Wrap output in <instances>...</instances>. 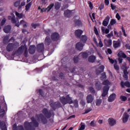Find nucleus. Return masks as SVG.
Masks as SVG:
<instances>
[{
	"instance_id": "a878e982",
	"label": "nucleus",
	"mask_w": 130,
	"mask_h": 130,
	"mask_svg": "<svg viewBox=\"0 0 130 130\" xmlns=\"http://www.w3.org/2000/svg\"><path fill=\"white\" fill-rule=\"evenodd\" d=\"M96 59V57L95 56H90L88 58V61L89 62H94Z\"/></svg>"
},
{
	"instance_id": "5701e85b",
	"label": "nucleus",
	"mask_w": 130,
	"mask_h": 130,
	"mask_svg": "<svg viewBox=\"0 0 130 130\" xmlns=\"http://www.w3.org/2000/svg\"><path fill=\"white\" fill-rule=\"evenodd\" d=\"M37 120L38 121H40V120H42V121L43 122H44V120H45V118L44 117V116H43V115L42 114H40L38 117Z\"/></svg>"
},
{
	"instance_id": "f3484780",
	"label": "nucleus",
	"mask_w": 130,
	"mask_h": 130,
	"mask_svg": "<svg viewBox=\"0 0 130 130\" xmlns=\"http://www.w3.org/2000/svg\"><path fill=\"white\" fill-rule=\"evenodd\" d=\"M36 49V47H35V46H30L29 47V53H30V54H33L34 53H35Z\"/></svg>"
},
{
	"instance_id": "338daca9",
	"label": "nucleus",
	"mask_w": 130,
	"mask_h": 130,
	"mask_svg": "<svg viewBox=\"0 0 130 130\" xmlns=\"http://www.w3.org/2000/svg\"><path fill=\"white\" fill-rule=\"evenodd\" d=\"M94 30L95 34H96V35H98L99 33H98V30H97V28L94 27Z\"/></svg>"
},
{
	"instance_id": "473e14b6",
	"label": "nucleus",
	"mask_w": 130,
	"mask_h": 130,
	"mask_svg": "<svg viewBox=\"0 0 130 130\" xmlns=\"http://www.w3.org/2000/svg\"><path fill=\"white\" fill-rule=\"evenodd\" d=\"M60 8V4H59V3H55V9L56 10H59V9Z\"/></svg>"
},
{
	"instance_id": "603ef678",
	"label": "nucleus",
	"mask_w": 130,
	"mask_h": 130,
	"mask_svg": "<svg viewBox=\"0 0 130 130\" xmlns=\"http://www.w3.org/2000/svg\"><path fill=\"white\" fill-rule=\"evenodd\" d=\"M80 104L82 106H85V105H86V103L84 102V100H82L80 101Z\"/></svg>"
},
{
	"instance_id": "4468645a",
	"label": "nucleus",
	"mask_w": 130,
	"mask_h": 130,
	"mask_svg": "<svg viewBox=\"0 0 130 130\" xmlns=\"http://www.w3.org/2000/svg\"><path fill=\"white\" fill-rule=\"evenodd\" d=\"M108 121L109 124L111 125V126H113V125L116 124V121L113 118H109Z\"/></svg>"
},
{
	"instance_id": "e433bc0d",
	"label": "nucleus",
	"mask_w": 130,
	"mask_h": 130,
	"mask_svg": "<svg viewBox=\"0 0 130 130\" xmlns=\"http://www.w3.org/2000/svg\"><path fill=\"white\" fill-rule=\"evenodd\" d=\"M75 24L77 26H81V25H82V22L79 20H77L75 21Z\"/></svg>"
},
{
	"instance_id": "3c124183",
	"label": "nucleus",
	"mask_w": 130,
	"mask_h": 130,
	"mask_svg": "<svg viewBox=\"0 0 130 130\" xmlns=\"http://www.w3.org/2000/svg\"><path fill=\"white\" fill-rule=\"evenodd\" d=\"M19 6H20V2L19 1H17L14 4V7H19Z\"/></svg>"
},
{
	"instance_id": "9b49d317",
	"label": "nucleus",
	"mask_w": 130,
	"mask_h": 130,
	"mask_svg": "<svg viewBox=\"0 0 130 130\" xmlns=\"http://www.w3.org/2000/svg\"><path fill=\"white\" fill-rule=\"evenodd\" d=\"M38 51L39 52H42L44 50V45L43 44H40L37 46Z\"/></svg>"
},
{
	"instance_id": "bf43d9fd",
	"label": "nucleus",
	"mask_w": 130,
	"mask_h": 130,
	"mask_svg": "<svg viewBox=\"0 0 130 130\" xmlns=\"http://www.w3.org/2000/svg\"><path fill=\"white\" fill-rule=\"evenodd\" d=\"M116 18L118 19V20H120V16H119V14L118 13H117L116 15Z\"/></svg>"
},
{
	"instance_id": "09e8293b",
	"label": "nucleus",
	"mask_w": 130,
	"mask_h": 130,
	"mask_svg": "<svg viewBox=\"0 0 130 130\" xmlns=\"http://www.w3.org/2000/svg\"><path fill=\"white\" fill-rule=\"evenodd\" d=\"M90 111H92V108H87V109L85 110V113H89V112H90Z\"/></svg>"
},
{
	"instance_id": "c756f323",
	"label": "nucleus",
	"mask_w": 130,
	"mask_h": 130,
	"mask_svg": "<svg viewBox=\"0 0 130 130\" xmlns=\"http://www.w3.org/2000/svg\"><path fill=\"white\" fill-rule=\"evenodd\" d=\"M53 7H54V4L52 3L51 5H50L47 8V13H48V12H49L50 11V10H51V9H52L53 8Z\"/></svg>"
},
{
	"instance_id": "4be33fe9",
	"label": "nucleus",
	"mask_w": 130,
	"mask_h": 130,
	"mask_svg": "<svg viewBox=\"0 0 130 130\" xmlns=\"http://www.w3.org/2000/svg\"><path fill=\"white\" fill-rule=\"evenodd\" d=\"M118 56H119V57H122L123 58H126V55L121 51L119 52V53H118Z\"/></svg>"
},
{
	"instance_id": "c9c22d12",
	"label": "nucleus",
	"mask_w": 130,
	"mask_h": 130,
	"mask_svg": "<svg viewBox=\"0 0 130 130\" xmlns=\"http://www.w3.org/2000/svg\"><path fill=\"white\" fill-rule=\"evenodd\" d=\"M2 130H7V126L5 124V122H2V126L1 127Z\"/></svg>"
},
{
	"instance_id": "f03ea898",
	"label": "nucleus",
	"mask_w": 130,
	"mask_h": 130,
	"mask_svg": "<svg viewBox=\"0 0 130 130\" xmlns=\"http://www.w3.org/2000/svg\"><path fill=\"white\" fill-rule=\"evenodd\" d=\"M108 91H109V87L108 86H105L103 89V93L102 96L105 97L107 94H108Z\"/></svg>"
},
{
	"instance_id": "393cba45",
	"label": "nucleus",
	"mask_w": 130,
	"mask_h": 130,
	"mask_svg": "<svg viewBox=\"0 0 130 130\" xmlns=\"http://www.w3.org/2000/svg\"><path fill=\"white\" fill-rule=\"evenodd\" d=\"M104 43L106 45H111L112 44V41L111 40H104Z\"/></svg>"
},
{
	"instance_id": "6ab92c4d",
	"label": "nucleus",
	"mask_w": 130,
	"mask_h": 130,
	"mask_svg": "<svg viewBox=\"0 0 130 130\" xmlns=\"http://www.w3.org/2000/svg\"><path fill=\"white\" fill-rule=\"evenodd\" d=\"M20 25H22L23 27H24V28H26V27H28V25L29 24L25 20H22L20 21Z\"/></svg>"
},
{
	"instance_id": "58836bf2",
	"label": "nucleus",
	"mask_w": 130,
	"mask_h": 130,
	"mask_svg": "<svg viewBox=\"0 0 130 130\" xmlns=\"http://www.w3.org/2000/svg\"><path fill=\"white\" fill-rule=\"evenodd\" d=\"M12 22H13V23H16L15 25L17 27H19V26H20V24L17 23V21H16V20L15 19V18H12Z\"/></svg>"
},
{
	"instance_id": "7c9ffc66",
	"label": "nucleus",
	"mask_w": 130,
	"mask_h": 130,
	"mask_svg": "<svg viewBox=\"0 0 130 130\" xmlns=\"http://www.w3.org/2000/svg\"><path fill=\"white\" fill-rule=\"evenodd\" d=\"M87 39H88V38H87V36L85 35L82 36L81 38V40L84 42H86L87 41Z\"/></svg>"
},
{
	"instance_id": "9d476101",
	"label": "nucleus",
	"mask_w": 130,
	"mask_h": 130,
	"mask_svg": "<svg viewBox=\"0 0 130 130\" xmlns=\"http://www.w3.org/2000/svg\"><path fill=\"white\" fill-rule=\"evenodd\" d=\"M75 34L77 38H80L81 37V35L83 34V30L81 29H77L75 30Z\"/></svg>"
},
{
	"instance_id": "ea45409f",
	"label": "nucleus",
	"mask_w": 130,
	"mask_h": 130,
	"mask_svg": "<svg viewBox=\"0 0 130 130\" xmlns=\"http://www.w3.org/2000/svg\"><path fill=\"white\" fill-rule=\"evenodd\" d=\"M31 3H28L27 5H26L25 6V10L26 11H28L30 7H31Z\"/></svg>"
},
{
	"instance_id": "b1692460",
	"label": "nucleus",
	"mask_w": 130,
	"mask_h": 130,
	"mask_svg": "<svg viewBox=\"0 0 130 130\" xmlns=\"http://www.w3.org/2000/svg\"><path fill=\"white\" fill-rule=\"evenodd\" d=\"M89 55V53H81L79 56H81L83 58H87Z\"/></svg>"
},
{
	"instance_id": "412c9836",
	"label": "nucleus",
	"mask_w": 130,
	"mask_h": 130,
	"mask_svg": "<svg viewBox=\"0 0 130 130\" xmlns=\"http://www.w3.org/2000/svg\"><path fill=\"white\" fill-rule=\"evenodd\" d=\"M11 26L8 25L4 27V31L5 33H9V32L11 31Z\"/></svg>"
},
{
	"instance_id": "5fc2aeb1",
	"label": "nucleus",
	"mask_w": 130,
	"mask_h": 130,
	"mask_svg": "<svg viewBox=\"0 0 130 130\" xmlns=\"http://www.w3.org/2000/svg\"><path fill=\"white\" fill-rule=\"evenodd\" d=\"M89 90L90 91L91 93H95V90H94V88L93 87H90Z\"/></svg>"
},
{
	"instance_id": "aec40b11",
	"label": "nucleus",
	"mask_w": 130,
	"mask_h": 130,
	"mask_svg": "<svg viewBox=\"0 0 130 130\" xmlns=\"http://www.w3.org/2000/svg\"><path fill=\"white\" fill-rule=\"evenodd\" d=\"M64 15L65 17H71L72 12L69 10H67L64 12Z\"/></svg>"
},
{
	"instance_id": "423d86ee",
	"label": "nucleus",
	"mask_w": 130,
	"mask_h": 130,
	"mask_svg": "<svg viewBox=\"0 0 130 130\" xmlns=\"http://www.w3.org/2000/svg\"><path fill=\"white\" fill-rule=\"evenodd\" d=\"M121 86L122 88H125L126 87L127 88H129L130 87V82L128 81H126V82H123L121 81Z\"/></svg>"
},
{
	"instance_id": "ddd939ff",
	"label": "nucleus",
	"mask_w": 130,
	"mask_h": 130,
	"mask_svg": "<svg viewBox=\"0 0 130 130\" xmlns=\"http://www.w3.org/2000/svg\"><path fill=\"white\" fill-rule=\"evenodd\" d=\"M84 46V44H82L81 42L78 43L76 45V48L78 50L81 51L83 49V47Z\"/></svg>"
},
{
	"instance_id": "79ce46f5",
	"label": "nucleus",
	"mask_w": 130,
	"mask_h": 130,
	"mask_svg": "<svg viewBox=\"0 0 130 130\" xmlns=\"http://www.w3.org/2000/svg\"><path fill=\"white\" fill-rule=\"evenodd\" d=\"M101 79V80H104V79H106V74H105V73H103L102 74Z\"/></svg>"
},
{
	"instance_id": "f8f14e48",
	"label": "nucleus",
	"mask_w": 130,
	"mask_h": 130,
	"mask_svg": "<svg viewBox=\"0 0 130 130\" xmlns=\"http://www.w3.org/2000/svg\"><path fill=\"white\" fill-rule=\"evenodd\" d=\"M113 46L114 48H118V47L120 46V41L119 40L117 41H114Z\"/></svg>"
},
{
	"instance_id": "69168bd1",
	"label": "nucleus",
	"mask_w": 130,
	"mask_h": 130,
	"mask_svg": "<svg viewBox=\"0 0 130 130\" xmlns=\"http://www.w3.org/2000/svg\"><path fill=\"white\" fill-rule=\"evenodd\" d=\"M85 129V125H81L80 128L79 130Z\"/></svg>"
},
{
	"instance_id": "680f3d73",
	"label": "nucleus",
	"mask_w": 130,
	"mask_h": 130,
	"mask_svg": "<svg viewBox=\"0 0 130 130\" xmlns=\"http://www.w3.org/2000/svg\"><path fill=\"white\" fill-rule=\"evenodd\" d=\"M75 107H78V101L75 100L74 102Z\"/></svg>"
},
{
	"instance_id": "f257e3e1",
	"label": "nucleus",
	"mask_w": 130,
	"mask_h": 130,
	"mask_svg": "<svg viewBox=\"0 0 130 130\" xmlns=\"http://www.w3.org/2000/svg\"><path fill=\"white\" fill-rule=\"evenodd\" d=\"M60 100L61 103H62V104H63L64 105H66V104H68V103H69V104H72V103H73V100L69 95H67L66 98H64V96L60 98Z\"/></svg>"
},
{
	"instance_id": "13d9d810",
	"label": "nucleus",
	"mask_w": 130,
	"mask_h": 130,
	"mask_svg": "<svg viewBox=\"0 0 130 130\" xmlns=\"http://www.w3.org/2000/svg\"><path fill=\"white\" fill-rule=\"evenodd\" d=\"M118 60L119 61V63H122V58H118Z\"/></svg>"
},
{
	"instance_id": "20e7f679",
	"label": "nucleus",
	"mask_w": 130,
	"mask_h": 130,
	"mask_svg": "<svg viewBox=\"0 0 130 130\" xmlns=\"http://www.w3.org/2000/svg\"><path fill=\"white\" fill-rule=\"evenodd\" d=\"M94 101V96L92 94H88L86 97L87 103H92Z\"/></svg>"
},
{
	"instance_id": "39448f33",
	"label": "nucleus",
	"mask_w": 130,
	"mask_h": 130,
	"mask_svg": "<svg viewBox=\"0 0 130 130\" xmlns=\"http://www.w3.org/2000/svg\"><path fill=\"white\" fill-rule=\"evenodd\" d=\"M110 20V17L107 16L105 19L103 21V25L105 27H107L108 24L109 23V20Z\"/></svg>"
},
{
	"instance_id": "8fccbe9b",
	"label": "nucleus",
	"mask_w": 130,
	"mask_h": 130,
	"mask_svg": "<svg viewBox=\"0 0 130 130\" xmlns=\"http://www.w3.org/2000/svg\"><path fill=\"white\" fill-rule=\"evenodd\" d=\"M111 9L113 11L115 10V9H116V6L113 5V4H111Z\"/></svg>"
},
{
	"instance_id": "c85d7f7f",
	"label": "nucleus",
	"mask_w": 130,
	"mask_h": 130,
	"mask_svg": "<svg viewBox=\"0 0 130 130\" xmlns=\"http://www.w3.org/2000/svg\"><path fill=\"white\" fill-rule=\"evenodd\" d=\"M101 103H102V100L99 99L95 100V104L96 106H100Z\"/></svg>"
},
{
	"instance_id": "a211bd4d",
	"label": "nucleus",
	"mask_w": 130,
	"mask_h": 130,
	"mask_svg": "<svg viewBox=\"0 0 130 130\" xmlns=\"http://www.w3.org/2000/svg\"><path fill=\"white\" fill-rule=\"evenodd\" d=\"M14 47V44H9L7 47V50L8 51H12Z\"/></svg>"
},
{
	"instance_id": "cd10ccee",
	"label": "nucleus",
	"mask_w": 130,
	"mask_h": 130,
	"mask_svg": "<svg viewBox=\"0 0 130 130\" xmlns=\"http://www.w3.org/2000/svg\"><path fill=\"white\" fill-rule=\"evenodd\" d=\"M15 15L17 18V19H22L23 17H24V15L22 13H19L17 12H15Z\"/></svg>"
},
{
	"instance_id": "6e6d98bb",
	"label": "nucleus",
	"mask_w": 130,
	"mask_h": 130,
	"mask_svg": "<svg viewBox=\"0 0 130 130\" xmlns=\"http://www.w3.org/2000/svg\"><path fill=\"white\" fill-rule=\"evenodd\" d=\"M74 60L75 62H77L78 60H79V58H78V56H76L74 58Z\"/></svg>"
},
{
	"instance_id": "2eb2a0df",
	"label": "nucleus",
	"mask_w": 130,
	"mask_h": 130,
	"mask_svg": "<svg viewBox=\"0 0 130 130\" xmlns=\"http://www.w3.org/2000/svg\"><path fill=\"white\" fill-rule=\"evenodd\" d=\"M129 117V115L127 114V113H125L123 116V122L125 123L127 121L128 118Z\"/></svg>"
},
{
	"instance_id": "864d4df0",
	"label": "nucleus",
	"mask_w": 130,
	"mask_h": 130,
	"mask_svg": "<svg viewBox=\"0 0 130 130\" xmlns=\"http://www.w3.org/2000/svg\"><path fill=\"white\" fill-rule=\"evenodd\" d=\"M41 13H43L44 12H47V8H42L41 9Z\"/></svg>"
},
{
	"instance_id": "dca6fc26",
	"label": "nucleus",
	"mask_w": 130,
	"mask_h": 130,
	"mask_svg": "<svg viewBox=\"0 0 130 130\" xmlns=\"http://www.w3.org/2000/svg\"><path fill=\"white\" fill-rule=\"evenodd\" d=\"M115 24H116V20L113 19H111L110 24L108 26V28L109 29L111 28V26H113V25H115Z\"/></svg>"
},
{
	"instance_id": "de8ad7c7",
	"label": "nucleus",
	"mask_w": 130,
	"mask_h": 130,
	"mask_svg": "<svg viewBox=\"0 0 130 130\" xmlns=\"http://www.w3.org/2000/svg\"><path fill=\"white\" fill-rule=\"evenodd\" d=\"M112 36H113V31H111L109 34L107 35L108 38H110V37H112Z\"/></svg>"
},
{
	"instance_id": "7ed1b4c3",
	"label": "nucleus",
	"mask_w": 130,
	"mask_h": 130,
	"mask_svg": "<svg viewBox=\"0 0 130 130\" xmlns=\"http://www.w3.org/2000/svg\"><path fill=\"white\" fill-rule=\"evenodd\" d=\"M24 50L25 51V54H26L27 53V47H26V45L20 47L18 50V53H23Z\"/></svg>"
},
{
	"instance_id": "72a5a7b5",
	"label": "nucleus",
	"mask_w": 130,
	"mask_h": 130,
	"mask_svg": "<svg viewBox=\"0 0 130 130\" xmlns=\"http://www.w3.org/2000/svg\"><path fill=\"white\" fill-rule=\"evenodd\" d=\"M43 113H44V114H45V116L48 117V118H49V117H50V116L49 117L47 116V115L48 114V112H47V109H44L43 111Z\"/></svg>"
},
{
	"instance_id": "4c0bfd02",
	"label": "nucleus",
	"mask_w": 130,
	"mask_h": 130,
	"mask_svg": "<svg viewBox=\"0 0 130 130\" xmlns=\"http://www.w3.org/2000/svg\"><path fill=\"white\" fill-rule=\"evenodd\" d=\"M4 115H5V110L2 109L0 110V116H1V117H3Z\"/></svg>"
},
{
	"instance_id": "f704fd0d",
	"label": "nucleus",
	"mask_w": 130,
	"mask_h": 130,
	"mask_svg": "<svg viewBox=\"0 0 130 130\" xmlns=\"http://www.w3.org/2000/svg\"><path fill=\"white\" fill-rule=\"evenodd\" d=\"M50 42V39H49V37H47L46 39H45L46 44H47V45H49Z\"/></svg>"
},
{
	"instance_id": "0eeeda50",
	"label": "nucleus",
	"mask_w": 130,
	"mask_h": 130,
	"mask_svg": "<svg viewBox=\"0 0 130 130\" xmlns=\"http://www.w3.org/2000/svg\"><path fill=\"white\" fill-rule=\"evenodd\" d=\"M115 98H116V94L115 93H112L109 96L108 101L109 102H113L115 100Z\"/></svg>"
},
{
	"instance_id": "1a4fd4ad",
	"label": "nucleus",
	"mask_w": 130,
	"mask_h": 130,
	"mask_svg": "<svg viewBox=\"0 0 130 130\" xmlns=\"http://www.w3.org/2000/svg\"><path fill=\"white\" fill-rule=\"evenodd\" d=\"M51 38L52 40H54V41H56L58 40V38H59V35H58V34L56 32L53 33L51 35Z\"/></svg>"
},
{
	"instance_id": "c03bdc74",
	"label": "nucleus",
	"mask_w": 130,
	"mask_h": 130,
	"mask_svg": "<svg viewBox=\"0 0 130 130\" xmlns=\"http://www.w3.org/2000/svg\"><path fill=\"white\" fill-rule=\"evenodd\" d=\"M103 85H106L107 86V85H110V82L108 80H106L104 82H103Z\"/></svg>"
},
{
	"instance_id": "a19ab883",
	"label": "nucleus",
	"mask_w": 130,
	"mask_h": 130,
	"mask_svg": "<svg viewBox=\"0 0 130 130\" xmlns=\"http://www.w3.org/2000/svg\"><path fill=\"white\" fill-rule=\"evenodd\" d=\"M120 99L122 101H126L127 98L126 96L121 95L120 96Z\"/></svg>"
},
{
	"instance_id": "774afa93",
	"label": "nucleus",
	"mask_w": 130,
	"mask_h": 130,
	"mask_svg": "<svg viewBox=\"0 0 130 130\" xmlns=\"http://www.w3.org/2000/svg\"><path fill=\"white\" fill-rule=\"evenodd\" d=\"M104 33H105V34H108V33H109V29L108 28L106 29L105 30V32Z\"/></svg>"
},
{
	"instance_id": "a18cd8bd",
	"label": "nucleus",
	"mask_w": 130,
	"mask_h": 130,
	"mask_svg": "<svg viewBox=\"0 0 130 130\" xmlns=\"http://www.w3.org/2000/svg\"><path fill=\"white\" fill-rule=\"evenodd\" d=\"M41 4H42V5H44V6H45V5H48V3H47V0H42Z\"/></svg>"
},
{
	"instance_id": "0e129e2a",
	"label": "nucleus",
	"mask_w": 130,
	"mask_h": 130,
	"mask_svg": "<svg viewBox=\"0 0 130 130\" xmlns=\"http://www.w3.org/2000/svg\"><path fill=\"white\" fill-rule=\"evenodd\" d=\"M6 23V19H4L2 22H1V25L3 26V25H5V23Z\"/></svg>"
},
{
	"instance_id": "6e6552de",
	"label": "nucleus",
	"mask_w": 130,
	"mask_h": 130,
	"mask_svg": "<svg viewBox=\"0 0 130 130\" xmlns=\"http://www.w3.org/2000/svg\"><path fill=\"white\" fill-rule=\"evenodd\" d=\"M93 41L95 43V44L98 46V47H103V43H102V41H101V39H99V43L97 42V41H96V39L93 38Z\"/></svg>"
},
{
	"instance_id": "49530a36",
	"label": "nucleus",
	"mask_w": 130,
	"mask_h": 130,
	"mask_svg": "<svg viewBox=\"0 0 130 130\" xmlns=\"http://www.w3.org/2000/svg\"><path fill=\"white\" fill-rule=\"evenodd\" d=\"M90 125L91 126H96V121L95 120H93L90 122Z\"/></svg>"
},
{
	"instance_id": "4d7b16f0",
	"label": "nucleus",
	"mask_w": 130,
	"mask_h": 130,
	"mask_svg": "<svg viewBox=\"0 0 130 130\" xmlns=\"http://www.w3.org/2000/svg\"><path fill=\"white\" fill-rule=\"evenodd\" d=\"M99 9L100 10V11H102V10H103V9H104V4H102L100 5Z\"/></svg>"
},
{
	"instance_id": "2f4dec72",
	"label": "nucleus",
	"mask_w": 130,
	"mask_h": 130,
	"mask_svg": "<svg viewBox=\"0 0 130 130\" xmlns=\"http://www.w3.org/2000/svg\"><path fill=\"white\" fill-rule=\"evenodd\" d=\"M115 64H114V68L115 70L116 71H118L119 70V67H118V66H117V61L115 60Z\"/></svg>"
},
{
	"instance_id": "bb28decb",
	"label": "nucleus",
	"mask_w": 130,
	"mask_h": 130,
	"mask_svg": "<svg viewBox=\"0 0 130 130\" xmlns=\"http://www.w3.org/2000/svg\"><path fill=\"white\" fill-rule=\"evenodd\" d=\"M95 87L96 89H98V91H99V90H101V88H102V86L100 82H96L95 84Z\"/></svg>"
},
{
	"instance_id": "052dcab7",
	"label": "nucleus",
	"mask_w": 130,
	"mask_h": 130,
	"mask_svg": "<svg viewBox=\"0 0 130 130\" xmlns=\"http://www.w3.org/2000/svg\"><path fill=\"white\" fill-rule=\"evenodd\" d=\"M18 130H25V129H24V127H23V126H19L18 127Z\"/></svg>"
},
{
	"instance_id": "37998d69",
	"label": "nucleus",
	"mask_w": 130,
	"mask_h": 130,
	"mask_svg": "<svg viewBox=\"0 0 130 130\" xmlns=\"http://www.w3.org/2000/svg\"><path fill=\"white\" fill-rule=\"evenodd\" d=\"M105 68V67H104V66H102L100 67V68H99L100 73L103 72L104 71Z\"/></svg>"
},
{
	"instance_id": "e2e57ef3",
	"label": "nucleus",
	"mask_w": 130,
	"mask_h": 130,
	"mask_svg": "<svg viewBox=\"0 0 130 130\" xmlns=\"http://www.w3.org/2000/svg\"><path fill=\"white\" fill-rule=\"evenodd\" d=\"M105 4L106 6H108L109 5V0H105Z\"/></svg>"
}]
</instances>
